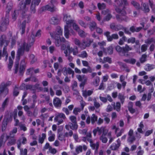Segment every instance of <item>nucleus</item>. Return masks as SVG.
Wrapping results in <instances>:
<instances>
[{"label":"nucleus","instance_id":"nucleus-1","mask_svg":"<svg viewBox=\"0 0 155 155\" xmlns=\"http://www.w3.org/2000/svg\"><path fill=\"white\" fill-rule=\"evenodd\" d=\"M35 40L33 38H31L29 40L22 39L18 42V46L16 61L15 64V73H17L18 70V61L20 59V57L23 55L24 51H29L31 46L33 45Z\"/></svg>","mask_w":155,"mask_h":155},{"label":"nucleus","instance_id":"nucleus-2","mask_svg":"<svg viewBox=\"0 0 155 155\" xmlns=\"http://www.w3.org/2000/svg\"><path fill=\"white\" fill-rule=\"evenodd\" d=\"M115 2L117 4L118 6H116L115 10L119 14H117L116 15L117 20L118 22H121L123 21L127 22L129 19L128 17L126 16V13L125 11V7L122 6L123 2L124 5H127L128 3L127 0H121V2L119 1L118 0H115Z\"/></svg>","mask_w":155,"mask_h":155},{"label":"nucleus","instance_id":"nucleus-3","mask_svg":"<svg viewBox=\"0 0 155 155\" xmlns=\"http://www.w3.org/2000/svg\"><path fill=\"white\" fill-rule=\"evenodd\" d=\"M115 49L120 55L127 57L129 56L128 52L131 51L132 48L127 44H126L124 46L122 47L117 45L115 47Z\"/></svg>","mask_w":155,"mask_h":155},{"label":"nucleus","instance_id":"nucleus-4","mask_svg":"<svg viewBox=\"0 0 155 155\" xmlns=\"http://www.w3.org/2000/svg\"><path fill=\"white\" fill-rule=\"evenodd\" d=\"M31 2V0H25L24 2L21 1L19 4L18 7L22 13L24 12L25 13L28 11V6L30 5Z\"/></svg>","mask_w":155,"mask_h":155},{"label":"nucleus","instance_id":"nucleus-5","mask_svg":"<svg viewBox=\"0 0 155 155\" xmlns=\"http://www.w3.org/2000/svg\"><path fill=\"white\" fill-rule=\"evenodd\" d=\"M56 1L55 0H52L51 1V5H48L42 7L41 9L43 11L48 10L51 12H54L56 10V8L54 6V5L56 3Z\"/></svg>","mask_w":155,"mask_h":155},{"label":"nucleus","instance_id":"nucleus-6","mask_svg":"<svg viewBox=\"0 0 155 155\" xmlns=\"http://www.w3.org/2000/svg\"><path fill=\"white\" fill-rule=\"evenodd\" d=\"M11 84L10 82L2 83L0 85V94H4L6 95L8 93V90L7 87Z\"/></svg>","mask_w":155,"mask_h":155},{"label":"nucleus","instance_id":"nucleus-7","mask_svg":"<svg viewBox=\"0 0 155 155\" xmlns=\"http://www.w3.org/2000/svg\"><path fill=\"white\" fill-rule=\"evenodd\" d=\"M66 118V116L64 114L59 113L55 116L54 121L55 122H57V124L58 125L63 122V119H65Z\"/></svg>","mask_w":155,"mask_h":155},{"label":"nucleus","instance_id":"nucleus-8","mask_svg":"<svg viewBox=\"0 0 155 155\" xmlns=\"http://www.w3.org/2000/svg\"><path fill=\"white\" fill-rule=\"evenodd\" d=\"M97 117L94 114H93L90 117L88 116L86 120V123L87 124H89L91 121V123L92 124H94L96 121H97Z\"/></svg>","mask_w":155,"mask_h":155},{"label":"nucleus","instance_id":"nucleus-9","mask_svg":"<svg viewBox=\"0 0 155 155\" xmlns=\"http://www.w3.org/2000/svg\"><path fill=\"white\" fill-rule=\"evenodd\" d=\"M9 20L8 18H6L1 23H0V31H5L7 26L9 24Z\"/></svg>","mask_w":155,"mask_h":155},{"label":"nucleus","instance_id":"nucleus-10","mask_svg":"<svg viewBox=\"0 0 155 155\" xmlns=\"http://www.w3.org/2000/svg\"><path fill=\"white\" fill-rule=\"evenodd\" d=\"M128 137L127 141L131 144L136 139L134 135V131L132 129H130L128 133Z\"/></svg>","mask_w":155,"mask_h":155},{"label":"nucleus","instance_id":"nucleus-11","mask_svg":"<svg viewBox=\"0 0 155 155\" xmlns=\"http://www.w3.org/2000/svg\"><path fill=\"white\" fill-rule=\"evenodd\" d=\"M69 119L72 122V124L73 126L71 128L73 130L77 129L78 127V125L76 121V117L74 116H71L69 117Z\"/></svg>","mask_w":155,"mask_h":155},{"label":"nucleus","instance_id":"nucleus-12","mask_svg":"<svg viewBox=\"0 0 155 155\" xmlns=\"http://www.w3.org/2000/svg\"><path fill=\"white\" fill-rule=\"evenodd\" d=\"M71 16L70 15L67 14L64 15L63 19L66 21V25H70L74 21V20H71Z\"/></svg>","mask_w":155,"mask_h":155},{"label":"nucleus","instance_id":"nucleus-13","mask_svg":"<svg viewBox=\"0 0 155 155\" xmlns=\"http://www.w3.org/2000/svg\"><path fill=\"white\" fill-rule=\"evenodd\" d=\"M110 28L114 31H117L122 29L123 27L120 25H116L114 23H113L110 25Z\"/></svg>","mask_w":155,"mask_h":155},{"label":"nucleus","instance_id":"nucleus-14","mask_svg":"<svg viewBox=\"0 0 155 155\" xmlns=\"http://www.w3.org/2000/svg\"><path fill=\"white\" fill-rule=\"evenodd\" d=\"M117 143L116 144L115 143H113L110 146V148L111 150H117L119 147L120 146V141L119 139H118L117 141Z\"/></svg>","mask_w":155,"mask_h":155},{"label":"nucleus","instance_id":"nucleus-15","mask_svg":"<svg viewBox=\"0 0 155 155\" xmlns=\"http://www.w3.org/2000/svg\"><path fill=\"white\" fill-rule=\"evenodd\" d=\"M9 138V136L5 134H3L0 137V147L4 145L5 142Z\"/></svg>","mask_w":155,"mask_h":155},{"label":"nucleus","instance_id":"nucleus-16","mask_svg":"<svg viewBox=\"0 0 155 155\" xmlns=\"http://www.w3.org/2000/svg\"><path fill=\"white\" fill-rule=\"evenodd\" d=\"M76 77L79 81L82 82V83L80 84V86H81L82 85V86H84L85 83L86 82L87 79V77L84 75H77Z\"/></svg>","mask_w":155,"mask_h":155},{"label":"nucleus","instance_id":"nucleus-17","mask_svg":"<svg viewBox=\"0 0 155 155\" xmlns=\"http://www.w3.org/2000/svg\"><path fill=\"white\" fill-rule=\"evenodd\" d=\"M87 141L90 143V145L92 149L93 150L95 149L96 151H97L99 147V143L97 142L96 143H94L92 140L90 138L87 139Z\"/></svg>","mask_w":155,"mask_h":155},{"label":"nucleus","instance_id":"nucleus-18","mask_svg":"<svg viewBox=\"0 0 155 155\" xmlns=\"http://www.w3.org/2000/svg\"><path fill=\"white\" fill-rule=\"evenodd\" d=\"M53 104L56 107L59 108L61 107L62 101L61 99L58 97H55L53 100Z\"/></svg>","mask_w":155,"mask_h":155},{"label":"nucleus","instance_id":"nucleus-19","mask_svg":"<svg viewBox=\"0 0 155 155\" xmlns=\"http://www.w3.org/2000/svg\"><path fill=\"white\" fill-rule=\"evenodd\" d=\"M50 35L51 37L53 38H54L55 40V45L59 47L61 45V42L59 38L60 37L59 36H57L56 34L55 33L54 34H51L50 33Z\"/></svg>","mask_w":155,"mask_h":155},{"label":"nucleus","instance_id":"nucleus-20","mask_svg":"<svg viewBox=\"0 0 155 155\" xmlns=\"http://www.w3.org/2000/svg\"><path fill=\"white\" fill-rule=\"evenodd\" d=\"M6 37L5 35H3L1 36L0 38V43L1 45L5 44V45L7 46L9 43V41L8 40H6Z\"/></svg>","mask_w":155,"mask_h":155},{"label":"nucleus","instance_id":"nucleus-21","mask_svg":"<svg viewBox=\"0 0 155 155\" xmlns=\"http://www.w3.org/2000/svg\"><path fill=\"white\" fill-rule=\"evenodd\" d=\"M38 84H35V85H26L25 86V89L26 90H30L31 91H33V92H34V91L38 88Z\"/></svg>","mask_w":155,"mask_h":155},{"label":"nucleus","instance_id":"nucleus-22","mask_svg":"<svg viewBox=\"0 0 155 155\" xmlns=\"http://www.w3.org/2000/svg\"><path fill=\"white\" fill-rule=\"evenodd\" d=\"M141 5L142 6V8H140L145 13H148L150 11V9L149 6L146 3L142 2Z\"/></svg>","mask_w":155,"mask_h":155},{"label":"nucleus","instance_id":"nucleus-23","mask_svg":"<svg viewBox=\"0 0 155 155\" xmlns=\"http://www.w3.org/2000/svg\"><path fill=\"white\" fill-rule=\"evenodd\" d=\"M103 51L106 54H112L113 51V48L112 46H110L107 48H103Z\"/></svg>","mask_w":155,"mask_h":155},{"label":"nucleus","instance_id":"nucleus-24","mask_svg":"<svg viewBox=\"0 0 155 155\" xmlns=\"http://www.w3.org/2000/svg\"><path fill=\"white\" fill-rule=\"evenodd\" d=\"M112 105L113 106L114 108L116 110L117 112H119L120 110L121 104L120 102H117L116 105L115 102L113 104H112Z\"/></svg>","mask_w":155,"mask_h":155},{"label":"nucleus","instance_id":"nucleus-25","mask_svg":"<svg viewBox=\"0 0 155 155\" xmlns=\"http://www.w3.org/2000/svg\"><path fill=\"white\" fill-rule=\"evenodd\" d=\"M69 25H66L64 26V35L67 38H69V35H70L69 31Z\"/></svg>","mask_w":155,"mask_h":155},{"label":"nucleus","instance_id":"nucleus-26","mask_svg":"<svg viewBox=\"0 0 155 155\" xmlns=\"http://www.w3.org/2000/svg\"><path fill=\"white\" fill-rule=\"evenodd\" d=\"M107 134V132L103 133L100 137V140H101L102 142L103 143H107V138L106 137V135Z\"/></svg>","mask_w":155,"mask_h":155},{"label":"nucleus","instance_id":"nucleus-27","mask_svg":"<svg viewBox=\"0 0 155 155\" xmlns=\"http://www.w3.org/2000/svg\"><path fill=\"white\" fill-rule=\"evenodd\" d=\"M155 68V65L149 64H147L144 67V69L148 71Z\"/></svg>","mask_w":155,"mask_h":155},{"label":"nucleus","instance_id":"nucleus-28","mask_svg":"<svg viewBox=\"0 0 155 155\" xmlns=\"http://www.w3.org/2000/svg\"><path fill=\"white\" fill-rule=\"evenodd\" d=\"M89 28L91 31H94L97 27V24L94 21L90 22L89 23Z\"/></svg>","mask_w":155,"mask_h":155},{"label":"nucleus","instance_id":"nucleus-29","mask_svg":"<svg viewBox=\"0 0 155 155\" xmlns=\"http://www.w3.org/2000/svg\"><path fill=\"white\" fill-rule=\"evenodd\" d=\"M93 93V91L92 90H83L82 95L84 97L86 98L87 96L91 95Z\"/></svg>","mask_w":155,"mask_h":155},{"label":"nucleus","instance_id":"nucleus-30","mask_svg":"<svg viewBox=\"0 0 155 155\" xmlns=\"http://www.w3.org/2000/svg\"><path fill=\"white\" fill-rule=\"evenodd\" d=\"M51 34H54L55 33L56 34V36H60L62 35L63 34L62 30L60 27H57L56 31L53 33H51Z\"/></svg>","mask_w":155,"mask_h":155},{"label":"nucleus","instance_id":"nucleus-31","mask_svg":"<svg viewBox=\"0 0 155 155\" xmlns=\"http://www.w3.org/2000/svg\"><path fill=\"white\" fill-rule=\"evenodd\" d=\"M26 20H24L21 24L20 26V29L21 30V34H24L25 32Z\"/></svg>","mask_w":155,"mask_h":155},{"label":"nucleus","instance_id":"nucleus-32","mask_svg":"<svg viewBox=\"0 0 155 155\" xmlns=\"http://www.w3.org/2000/svg\"><path fill=\"white\" fill-rule=\"evenodd\" d=\"M97 132L99 135H101L102 133H105V132H107V131L106 130L104 127H101V128H99L97 127Z\"/></svg>","mask_w":155,"mask_h":155},{"label":"nucleus","instance_id":"nucleus-33","mask_svg":"<svg viewBox=\"0 0 155 155\" xmlns=\"http://www.w3.org/2000/svg\"><path fill=\"white\" fill-rule=\"evenodd\" d=\"M59 22V20L58 18L55 17H52L50 20V22L53 25L57 24Z\"/></svg>","mask_w":155,"mask_h":155},{"label":"nucleus","instance_id":"nucleus-34","mask_svg":"<svg viewBox=\"0 0 155 155\" xmlns=\"http://www.w3.org/2000/svg\"><path fill=\"white\" fill-rule=\"evenodd\" d=\"M127 38L125 36H124L122 38H120L118 42V44L121 45L124 44V42L126 41Z\"/></svg>","mask_w":155,"mask_h":155},{"label":"nucleus","instance_id":"nucleus-35","mask_svg":"<svg viewBox=\"0 0 155 155\" xmlns=\"http://www.w3.org/2000/svg\"><path fill=\"white\" fill-rule=\"evenodd\" d=\"M82 72L84 74H86L88 72L91 73L92 70L90 67H88L87 69L83 68L81 69Z\"/></svg>","mask_w":155,"mask_h":155},{"label":"nucleus","instance_id":"nucleus-36","mask_svg":"<svg viewBox=\"0 0 155 155\" xmlns=\"http://www.w3.org/2000/svg\"><path fill=\"white\" fill-rule=\"evenodd\" d=\"M17 131V129L16 127H14L12 130L10 132L9 134V137H14L15 134Z\"/></svg>","mask_w":155,"mask_h":155},{"label":"nucleus","instance_id":"nucleus-37","mask_svg":"<svg viewBox=\"0 0 155 155\" xmlns=\"http://www.w3.org/2000/svg\"><path fill=\"white\" fill-rule=\"evenodd\" d=\"M9 101L8 98H7L4 100L2 104V110L4 111L5 107L8 105V103Z\"/></svg>","mask_w":155,"mask_h":155},{"label":"nucleus","instance_id":"nucleus-38","mask_svg":"<svg viewBox=\"0 0 155 155\" xmlns=\"http://www.w3.org/2000/svg\"><path fill=\"white\" fill-rule=\"evenodd\" d=\"M49 115L47 113L42 114L39 117L42 120L44 123L45 120L48 117Z\"/></svg>","mask_w":155,"mask_h":155},{"label":"nucleus","instance_id":"nucleus-39","mask_svg":"<svg viewBox=\"0 0 155 155\" xmlns=\"http://www.w3.org/2000/svg\"><path fill=\"white\" fill-rule=\"evenodd\" d=\"M83 41L86 47L90 46L91 44L93 42V40L91 39H87L86 41Z\"/></svg>","mask_w":155,"mask_h":155},{"label":"nucleus","instance_id":"nucleus-40","mask_svg":"<svg viewBox=\"0 0 155 155\" xmlns=\"http://www.w3.org/2000/svg\"><path fill=\"white\" fill-rule=\"evenodd\" d=\"M11 138L9 140L8 142L7 143V145L8 146H10L12 145L15 144L16 142V139L13 137H11Z\"/></svg>","mask_w":155,"mask_h":155},{"label":"nucleus","instance_id":"nucleus-41","mask_svg":"<svg viewBox=\"0 0 155 155\" xmlns=\"http://www.w3.org/2000/svg\"><path fill=\"white\" fill-rule=\"evenodd\" d=\"M131 3L137 9H139L140 8L139 4L137 2L134 1H132Z\"/></svg>","mask_w":155,"mask_h":155},{"label":"nucleus","instance_id":"nucleus-42","mask_svg":"<svg viewBox=\"0 0 155 155\" xmlns=\"http://www.w3.org/2000/svg\"><path fill=\"white\" fill-rule=\"evenodd\" d=\"M118 98L120 100L122 104H123L125 99L124 96L121 93H119L118 95Z\"/></svg>","mask_w":155,"mask_h":155},{"label":"nucleus","instance_id":"nucleus-43","mask_svg":"<svg viewBox=\"0 0 155 155\" xmlns=\"http://www.w3.org/2000/svg\"><path fill=\"white\" fill-rule=\"evenodd\" d=\"M18 115L21 120L23 121L25 120V118L24 115H23V112L22 111H19L18 113Z\"/></svg>","mask_w":155,"mask_h":155},{"label":"nucleus","instance_id":"nucleus-44","mask_svg":"<svg viewBox=\"0 0 155 155\" xmlns=\"http://www.w3.org/2000/svg\"><path fill=\"white\" fill-rule=\"evenodd\" d=\"M147 55L145 54H143L142 55L141 57L140 58V61L141 63H143L147 61Z\"/></svg>","mask_w":155,"mask_h":155},{"label":"nucleus","instance_id":"nucleus-45","mask_svg":"<svg viewBox=\"0 0 155 155\" xmlns=\"http://www.w3.org/2000/svg\"><path fill=\"white\" fill-rule=\"evenodd\" d=\"M41 136V137H39V143H43L46 137V134L44 133L42 134Z\"/></svg>","mask_w":155,"mask_h":155},{"label":"nucleus","instance_id":"nucleus-46","mask_svg":"<svg viewBox=\"0 0 155 155\" xmlns=\"http://www.w3.org/2000/svg\"><path fill=\"white\" fill-rule=\"evenodd\" d=\"M104 61L103 64H104L106 62H107L109 64H111L112 63L111 58L109 57H104Z\"/></svg>","mask_w":155,"mask_h":155},{"label":"nucleus","instance_id":"nucleus-47","mask_svg":"<svg viewBox=\"0 0 155 155\" xmlns=\"http://www.w3.org/2000/svg\"><path fill=\"white\" fill-rule=\"evenodd\" d=\"M78 56L82 58H86L88 56V54L86 52L84 51L80 54H79Z\"/></svg>","mask_w":155,"mask_h":155},{"label":"nucleus","instance_id":"nucleus-48","mask_svg":"<svg viewBox=\"0 0 155 155\" xmlns=\"http://www.w3.org/2000/svg\"><path fill=\"white\" fill-rule=\"evenodd\" d=\"M13 113L14 114V119L15 120V121L16 123L15 124V126H17L18 122H19V120L18 119H15V118L17 117V110L16 109H15L14 110Z\"/></svg>","mask_w":155,"mask_h":155},{"label":"nucleus","instance_id":"nucleus-49","mask_svg":"<svg viewBox=\"0 0 155 155\" xmlns=\"http://www.w3.org/2000/svg\"><path fill=\"white\" fill-rule=\"evenodd\" d=\"M100 78L98 77H96L93 82V84L95 86H97L98 85L99 83L100 82Z\"/></svg>","mask_w":155,"mask_h":155},{"label":"nucleus","instance_id":"nucleus-50","mask_svg":"<svg viewBox=\"0 0 155 155\" xmlns=\"http://www.w3.org/2000/svg\"><path fill=\"white\" fill-rule=\"evenodd\" d=\"M98 8L100 10H103L106 8V5L104 3H98L97 4Z\"/></svg>","mask_w":155,"mask_h":155},{"label":"nucleus","instance_id":"nucleus-51","mask_svg":"<svg viewBox=\"0 0 155 155\" xmlns=\"http://www.w3.org/2000/svg\"><path fill=\"white\" fill-rule=\"evenodd\" d=\"M145 42L147 44H150L152 42L155 43V39L154 38H148L145 41Z\"/></svg>","mask_w":155,"mask_h":155},{"label":"nucleus","instance_id":"nucleus-52","mask_svg":"<svg viewBox=\"0 0 155 155\" xmlns=\"http://www.w3.org/2000/svg\"><path fill=\"white\" fill-rule=\"evenodd\" d=\"M6 46H5V47L4 48L3 50V53L2 56L3 57L5 56L6 60H7L8 58V54L6 51Z\"/></svg>","mask_w":155,"mask_h":155},{"label":"nucleus","instance_id":"nucleus-53","mask_svg":"<svg viewBox=\"0 0 155 155\" xmlns=\"http://www.w3.org/2000/svg\"><path fill=\"white\" fill-rule=\"evenodd\" d=\"M136 41V38L134 37H131L128 38L127 40V42L128 43H131L134 44Z\"/></svg>","mask_w":155,"mask_h":155},{"label":"nucleus","instance_id":"nucleus-54","mask_svg":"<svg viewBox=\"0 0 155 155\" xmlns=\"http://www.w3.org/2000/svg\"><path fill=\"white\" fill-rule=\"evenodd\" d=\"M128 109L129 110L132 114L134 113L135 111V110L132 108V105L131 103L129 104V105L128 106Z\"/></svg>","mask_w":155,"mask_h":155},{"label":"nucleus","instance_id":"nucleus-55","mask_svg":"<svg viewBox=\"0 0 155 155\" xmlns=\"http://www.w3.org/2000/svg\"><path fill=\"white\" fill-rule=\"evenodd\" d=\"M82 151V146H79L76 147L75 151L77 154H78L80 152H81Z\"/></svg>","mask_w":155,"mask_h":155},{"label":"nucleus","instance_id":"nucleus-56","mask_svg":"<svg viewBox=\"0 0 155 155\" xmlns=\"http://www.w3.org/2000/svg\"><path fill=\"white\" fill-rule=\"evenodd\" d=\"M78 33L79 35L81 37H84L86 35V34L82 30H79Z\"/></svg>","mask_w":155,"mask_h":155},{"label":"nucleus","instance_id":"nucleus-57","mask_svg":"<svg viewBox=\"0 0 155 155\" xmlns=\"http://www.w3.org/2000/svg\"><path fill=\"white\" fill-rule=\"evenodd\" d=\"M30 58L31 60V64H33L37 61L36 58L35 57L33 54H31L30 56Z\"/></svg>","mask_w":155,"mask_h":155},{"label":"nucleus","instance_id":"nucleus-58","mask_svg":"<svg viewBox=\"0 0 155 155\" xmlns=\"http://www.w3.org/2000/svg\"><path fill=\"white\" fill-rule=\"evenodd\" d=\"M9 63L8 64V68L10 70L12 68L13 64V61L11 59V57L9 58Z\"/></svg>","mask_w":155,"mask_h":155},{"label":"nucleus","instance_id":"nucleus-59","mask_svg":"<svg viewBox=\"0 0 155 155\" xmlns=\"http://www.w3.org/2000/svg\"><path fill=\"white\" fill-rule=\"evenodd\" d=\"M18 15V12L17 11H14V12L12 15V18L14 21H15Z\"/></svg>","mask_w":155,"mask_h":155},{"label":"nucleus","instance_id":"nucleus-60","mask_svg":"<svg viewBox=\"0 0 155 155\" xmlns=\"http://www.w3.org/2000/svg\"><path fill=\"white\" fill-rule=\"evenodd\" d=\"M20 153L21 155H27V150L26 149H25L24 150L23 149H20Z\"/></svg>","mask_w":155,"mask_h":155},{"label":"nucleus","instance_id":"nucleus-61","mask_svg":"<svg viewBox=\"0 0 155 155\" xmlns=\"http://www.w3.org/2000/svg\"><path fill=\"white\" fill-rule=\"evenodd\" d=\"M71 52H73V54L74 55H76L78 53L77 48H72L71 49L70 51L69 52L70 53Z\"/></svg>","mask_w":155,"mask_h":155},{"label":"nucleus","instance_id":"nucleus-62","mask_svg":"<svg viewBox=\"0 0 155 155\" xmlns=\"http://www.w3.org/2000/svg\"><path fill=\"white\" fill-rule=\"evenodd\" d=\"M94 105L96 108H98L100 107V104L99 103L97 102V100L95 99L94 100Z\"/></svg>","mask_w":155,"mask_h":155},{"label":"nucleus","instance_id":"nucleus-63","mask_svg":"<svg viewBox=\"0 0 155 155\" xmlns=\"http://www.w3.org/2000/svg\"><path fill=\"white\" fill-rule=\"evenodd\" d=\"M72 74V77H73L74 74V71L72 70L70 68H68L67 74Z\"/></svg>","mask_w":155,"mask_h":155},{"label":"nucleus","instance_id":"nucleus-64","mask_svg":"<svg viewBox=\"0 0 155 155\" xmlns=\"http://www.w3.org/2000/svg\"><path fill=\"white\" fill-rule=\"evenodd\" d=\"M112 17V15L110 13V14H108L106 17L104 18V20L106 21H108L110 20V19Z\"/></svg>","mask_w":155,"mask_h":155}]
</instances>
